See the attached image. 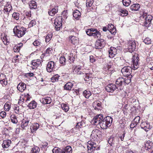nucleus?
<instances>
[{
  "mask_svg": "<svg viewBox=\"0 0 153 153\" xmlns=\"http://www.w3.org/2000/svg\"><path fill=\"white\" fill-rule=\"evenodd\" d=\"M56 68L55 63L53 61L49 62L47 65L46 70L49 73L55 71Z\"/></svg>",
  "mask_w": 153,
  "mask_h": 153,
  "instance_id": "nucleus-9",
  "label": "nucleus"
},
{
  "mask_svg": "<svg viewBox=\"0 0 153 153\" xmlns=\"http://www.w3.org/2000/svg\"><path fill=\"white\" fill-rule=\"evenodd\" d=\"M153 143L149 140L147 141L145 144V147L146 150H149L152 149Z\"/></svg>",
  "mask_w": 153,
  "mask_h": 153,
  "instance_id": "nucleus-23",
  "label": "nucleus"
},
{
  "mask_svg": "<svg viewBox=\"0 0 153 153\" xmlns=\"http://www.w3.org/2000/svg\"><path fill=\"white\" fill-rule=\"evenodd\" d=\"M2 40L4 45H7L8 44L9 41L7 36H5L3 37L2 38Z\"/></svg>",
  "mask_w": 153,
  "mask_h": 153,
  "instance_id": "nucleus-45",
  "label": "nucleus"
},
{
  "mask_svg": "<svg viewBox=\"0 0 153 153\" xmlns=\"http://www.w3.org/2000/svg\"><path fill=\"white\" fill-rule=\"evenodd\" d=\"M61 106L62 110L65 112H67L69 109V107L66 104H62Z\"/></svg>",
  "mask_w": 153,
  "mask_h": 153,
  "instance_id": "nucleus-37",
  "label": "nucleus"
},
{
  "mask_svg": "<svg viewBox=\"0 0 153 153\" xmlns=\"http://www.w3.org/2000/svg\"><path fill=\"white\" fill-rule=\"evenodd\" d=\"M6 112L4 111H1L0 113V116L2 118H4L6 116Z\"/></svg>",
  "mask_w": 153,
  "mask_h": 153,
  "instance_id": "nucleus-58",
  "label": "nucleus"
},
{
  "mask_svg": "<svg viewBox=\"0 0 153 153\" xmlns=\"http://www.w3.org/2000/svg\"><path fill=\"white\" fill-rule=\"evenodd\" d=\"M141 127V128L144 129L145 131H148L147 130L148 129H150L151 128L150 125L149 123L147 122H144L142 123L139 126V127Z\"/></svg>",
  "mask_w": 153,
  "mask_h": 153,
  "instance_id": "nucleus-18",
  "label": "nucleus"
},
{
  "mask_svg": "<svg viewBox=\"0 0 153 153\" xmlns=\"http://www.w3.org/2000/svg\"><path fill=\"white\" fill-rule=\"evenodd\" d=\"M76 127V128H78V129L81 128L82 127L81 123L80 122L77 123Z\"/></svg>",
  "mask_w": 153,
  "mask_h": 153,
  "instance_id": "nucleus-63",
  "label": "nucleus"
},
{
  "mask_svg": "<svg viewBox=\"0 0 153 153\" xmlns=\"http://www.w3.org/2000/svg\"><path fill=\"white\" fill-rule=\"evenodd\" d=\"M121 71L123 74L125 76H128L132 75L131 74L132 69L130 67L126 66L124 67L122 69Z\"/></svg>",
  "mask_w": 153,
  "mask_h": 153,
  "instance_id": "nucleus-7",
  "label": "nucleus"
},
{
  "mask_svg": "<svg viewBox=\"0 0 153 153\" xmlns=\"http://www.w3.org/2000/svg\"><path fill=\"white\" fill-rule=\"evenodd\" d=\"M117 87L114 84H109L105 87V90L109 92H113Z\"/></svg>",
  "mask_w": 153,
  "mask_h": 153,
  "instance_id": "nucleus-12",
  "label": "nucleus"
},
{
  "mask_svg": "<svg viewBox=\"0 0 153 153\" xmlns=\"http://www.w3.org/2000/svg\"><path fill=\"white\" fill-rule=\"evenodd\" d=\"M133 42L132 41H130L128 43V49L129 52L132 53L133 51Z\"/></svg>",
  "mask_w": 153,
  "mask_h": 153,
  "instance_id": "nucleus-32",
  "label": "nucleus"
},
{
  "mask_svg": "<svg viewBox=\"0 0 153 153\" xmlns=\"http://www.w3.org/2000/svg\"><path fill=\"white\" fill-rule=\"evenodd\" d=\"M72 149L71 146H67L65 149H62L59 153H71Z\"/></svg>",
  "mask_w": 153,
  "mask_h": 153,
  "instance_id": "nucleus-20",
  "label": "nucleus"
},
{
  "mask_svg": "<svg viewBox=\"0 0 153 153\" xmlns=\"http://www.w3.org/2000/svg\"><path fill=\"white\" fill-rule=\"evenodd\" d=\"M73 84L72 83L70 82H69L66 83L64 86V88L66 90H71Z\"/></svg>",
  "mask_w": 153,
  "mask_h": 153,
  "instance_id": "nucleus-24",
  "label": "nucleus"
},
{
  "mask_svg": "<svg viewBox=\"0 0 153 153\" xmlns=\"http://www.w3.org/2000/svg\"><path fill=\"white\" fill-rule=\"evenodd\" d=\"M26 29L23 27L16 26L13 29V32L15 36L19 38L22 37L25 33Z\"/></svg>",
  "mask_w": 153,
  "mask_h": 153,
  "instance_id": "nucleus-3",
  "label": "nucleus"
},
{
  "mask_svg": "<svg viewBox=\"0 0 153 153\" xmlns=\"http://www.w3.org/2000/svg\"><path fill=\"white\" fill-rule=\"evenodd\" d=\"M81 13L80 11L77 10H75L73 13V16L76 19H77L81 16Z\"/></svg>",
  "mask_w": 153,
  "mask_h": 153,
  "instance_id": "nucleus-29",
  "label": "nucleus"
},
{
  "mask_svg": "<svg viewBox=\"0 0 153 153\" xmlns=\"http://www.w3.org/2000/svg\"><path fill=\"white\" fill-rule=\"evenodd\" d=\"M93 29V28H91L90 29H88L86 31V33L88 35L90 36H91L92 32H93V31L92 30V29Z\"/></svg>",
  "mask_w": 153,
  "mask_h": 153,
  "instance_id": "nucleus-51",
  "label": "nucleus"
},
{
  "mask_svg": "<svg viewBox=\"0 0 153 153\" xmlns=\"http://www.w3.org/2000/svg\"><path fill=\"white\" fill-rule=\"evenodd\" d=\"M41 63V60L39 59L33 60L32 61L31 64L32 66L31 68L33 69H35L37 68Z\"/></svg>",
  "mask_w": 153,
  "mask_h": 153,
  "instance_id": "nucleus-15",
  "label": "nucleus"
},
{
  "mask_svg": "<svg viewBox=\"0 0 153 153\" xmlns=\"http://www.w3.org/2000/svg\"><path fill=\"white\" fill-rule=\"evenodd\" d=\"M36 24V22L34 20H32L29 24V25L30 27H32Z\"/></svg>",
  "mask_w": 153,
  "mask_h": 153,
  "instance_id": "nucleus-54",
  "label": "nucleus"
},
{
  "mask_svg": "<svg viewBox=\"0 0 153 153\" xmlns=\"http://www.w3.org/2000/svg\"><path fill=\"white\" fill-rule=\"evenodd\" d=\"M27 106L30 109H34L36 106V103L34 101H32L29 103Z\"/></svg>",
  "mask_w": 153,
  "mask_h": 153,
  "instance_id": "nucleus-30",
  "label": "nucleus"
},
{
  "mask_svg": "<svg viewBox=\"0 0 153 153\" xmlns=\"http://www.w3.org/2000/svg\"><path fill=\"white\" fill-rule=\"evenodd\" d=\"M140 120V117L139 116H136L134 118V124L138 125L139 123V121Z\"/></svg>",
  "mask_w": 153,
  "mask_h": 153,
  "instance_id": "nucleus-47",
  "label": "nucleus"
},
{
  "mask_svg": "<svg viewBox=\"0 0 153 153\" xmlns=\"http://www.w3.org/2000/svg\"><path fill=\"white\" fill-rule=\"evenodd\" d=\"M92 30H93V32H92L91 36L97 38L100 36V33L96 29L93 28L92 29Z\"/></svg>",
  "mask_w": 153,
  "mask_h": 153,
  "instance_id": "nucleus-25",
  "label": "nucleus"
},
{
  "mask_svg": "<svg viewBox=\"0 0 153 153\" xmlns=\"http://www.w3.org/2000/svg\"><path fill=\"white\" fill-rule=\"evenodd\" d=\"M143 42L146 44L149 45L151 44L152 41L149 38H146L144 39Z\"/></svg>",
  "mask_w": 153,
  "mask_h": 153,
  "instance_id": "nucleus-44",
  "label": "nucleus"
},
{
  "mask_svg": "<svg viewBox=\"0 0 153 153\" xmlns=\"http://www.w3.org/2000/svg\"><path fill=\"white\" fill-rule=\"evenodd\" d=\"M105 42L104 39H100L96 41L95 43V48L97 49L101 48L105 45Z\"/></svg>",
  "mask_w": 153,
  "mask_h": 153,
  "instance_id": "nucleus-13",
  "label": "nucleus"
},
{
  "mask_svg": "<svg viewBox=\"0 0 153 153\" xmlns=\"http://www.w3.org/2000/svg\"><path fill=\"white\" fill-rule=\"evenodd\" d=\"M26 88V85L24 83H20L17 86L18 90L20 91L23 92Z\"/></svg>",
  "mask_w": 153,
  "mask_h": 153,
  "instance_id": "nucleus-21",
  "label": "nucleus"
},
{
  "mask_svg": "<svg viewBox=\"0 0 153 153\" xmlns=\"http://www.w3.org/2000/svg\"><path fill=\"white\" fill-rule=\"evenodd\" d=\"M115 28L113 25H108V30L109 31L111 29H112Z\"/></svg>",
  "mask_w": 153,
  "mask_h": 153,
  "instance_id": "nucleus-62",
  "label": "nucleus"
},
{
  "mask_svg": "<svg viewBox=\"0 0 153 153\" xmlns=\"http://www.w3.org/2000/svg\"><path fill=\"white\" fill-rule=\"evenodd\" d=\"M152 16L151 15H147L146 13H143V14L140 16V18L142 19L145 18V21L143 25L146 27L150 26L151 25V21L152 19Z\"/></svg>",
  "mask_w": 153,
  "mask_h": 153,
  "instance_id": "nucleus-5",
  "label": "nucleus"
},
{
  "mask_svg": "<svg viewBox=\"0 0 153 153\" xmlns=\"http://www.w3.org/2000/svg\"><path fill=\"white\" fill-rule=\"evenodd\" d=\"M62 17L59 16L58 18L54 20V26L56 30L57 31H59L62 26Z\"/></svg>",
  "mask_w": 153,
  "mask_h": 153,
  "instance_id": "nucleus-6",
  "label": "nucleus"
},
{
  "mask_svg": "<svg viewBox=\"0 0 153 153\" xmlns=\"http://www.w3.org/2000/svg\"><path fill=\"white\" fill-rule=\"evenodd\" d=\"M11 141L10 140H4L3 141L2 144V146L3 148H7L10 146Z\"/></svg>",
  "mask_w": 153,
  "mask_h": 153,
  "instance_id": "nucleus-22",
  "label": "nucleus"
},
{
  "mask_svg": "<svg viewBox=\"0 0 153 153\" xmlns=\"http://www.w3.org/2000/svg\"><path fill=\"white\" fill-rule=\"evenodd\" d=\"M11 119L12 122L13 123H16L18 122L16 118L14 115H12L11 116Z\"/></svg>",
  "mask_w": 153,
  "mask_h": 153,
  "instance_id": "nucleus-43",
  "label": "nucleus"
},
{
  "mask_svg": "<svg viewBox=\"0 0 153 153\" xmlns=\"http://www.w3.org/2000/svg\"><path fill=\"white\" fill-rule=\"evenodd\" d=\"M66 59L64 56H61L59 59L60 63L64 65Z\"/></svg>",
  "mask_w": 153,
  "mask_h": 153,
  "instance_id": "nucleus-46",
  "label": "nucleus"
},
{
  "mask_svg": "<svg viewBox=\"0 0 153 153\" xmlns=\"http://www.w3.org/2000/svg\"><path fill=\"white\" fill-rule=\"evenodd\" d=\"M109 31L111 33V34L114 35L116 33V29L115 28L110 30Z\"/></svg>",
  "mask_w": 153,
  "mask_h": 153,
  "instance_id": "nucleus-60",
  "label": "nucleus"
},
{
  "mask_svg": "<svg viewBox=\"0 0 153 153\" xmlns=\"http://www.w3.org/2000/svg\"><path fill=\"white\" fill-rule=\"evenodd\" d=\"M52 37V35L51 34H48L47 36H46L45 38V42H48L51 39Z\"/></svg>",
  "mask_w": 153,
  "mask_h": 153,
  "instance_id": "nucleus-50",
  "label": "nucleus"
},
{
  "mask_svg": "<svg viewBox=\"0 0 153 153\" xmlns=\"http://www.w3.org/2000/svg\"><path fill=\"white\" fill-rule=\"evenodd\" d=\"M4 109H6V110L8 111L10 108V106L9 104L7 103H6L4 105Z\"/></svg>",
  "mask_w": 153,
  "mask_h": 153,
  "instance_id": "nucleus-53",
  "label": "nucleus"
},
{
  "mask_svg": "<svg viewBox=\"0 0 153 153\" xmlns=\"http://www.w3.org/2000/svg\"><path fill=\"white\" fill-rule=\"evenodd\" d=\"M59 76L58 75H56L51 78L52 80H53V79L55 80V81H57L58 80Z\"/></svg>",
  "mask_w": 153,
  "mask_h": 153,
  "instance_id": "nucleus-59",
  "label": "nucleus"
},
{
  "mask_svg": "<svg viewBox=\"0 0 153 153\" xmlns=\"http://www.w3.org/2000/svg\"><path fill=\"white\" fill-rule=\"evenodd\" d=\"M40 151L39 148L37 146H34L31 150V153H39Z\"/></svg>",
  "mask_w": 153,
  "mask_h": 153,
  "instance_id": "nucleus-35",
  "label": "nucleus"
},
{
  "mask_svg": "<svg viewBox=\"0 0 153 153\" xmlns=\"http://www.w3.org/2000/svg\"><path fill=\"white\" fill-rule=\"evenodd\" d=\"M39 125L37 123H33L32 126H31L30 127V129L31 130H33L32 131H36L39 127Z\"/></svg>",
  "mask_w": 153,
  "mask_h": 153,
  "instance_id": "nucleus-28",
  "label": "nucleus"
},
{
  "mask_svg": "<svg viewBox=\"0 0 153 153\" xmlns=\"http://www.w3.org/2000/svg\"><path fill=\"white\" fill-rule=\"evenodd\" d=\"M57 9L56 7L50 9L48 11V14L49 15L53 16L57 12Z\"/></svg>",
  "mask_w": 153,
  "mask_h": 153,
  "instance_id": "nucleus-27",
  "label": "nucleus"
},
{
  "mask_svg": "<svg viewBox=\"0 0 153 153\" xmlns=\"http://www.w3.org/2000/svg\"><path fill=\"white\" fill-rule=\"evenodd\" d=\"M29 120L27 118L23 119L21 124V127L23 129H26L28 128Z\"/></svg>",
  "mask_w": 153,
  "mask_h": 153,
  "instance_id": "nucleus-16",
  "label": "nucleus"
},
{
  "mask_svg": "<svg viewBox=\"0 0 153 153\" xmlns=\"http://www.w3.org/2000/svg\"><path fill=\"white\" fill-rule=\"evenodd\" d=\"M134 102H137V104H136L135 105H136V106H134V109L135 110H136V109H137V110L138 111H139V109L140 108V106H139V103L138 102V100H137V101H136V100L134 101Z\"/></svg>",
  "mask_w": 153,
  "mask_h": 153,
  "instance_id": "nucleus-57",
  "label": "nucleus"
},
{
  "mask_svg": "<svg viewBox=\"0 0 153 153\" xmlns=\"http://www.w3.org/2000/svg\"><path fill=\"white\" fill-rule=\"evenodd\" d=\"M83 94L84 96L86 98H88L91 94L90 91L87 90H85L83 91Z\"/></svg>",
  "mask_w": 153,
  "mask_h": 153,
  "instance_id": "nucleus-33",
  "label": "nucleus"
},
{
  "mask_svg": "<svg viewBox=\"0 0 153 153\" xmlns=\"http://www.w3.org/2000/svg\"><path fill=\"white\" fill-rule=\"evenodd\" d=\"M87 143L88 152L89 153H91L95 150L97 145L96 143L90 141L88 142Z\"/></svg>",
  "mask_w": 153,
  "mask_h": 153,
  "instance_id": "nucleus-8",
  "label": "nucleus"
},
{
  "mask_svg": "<svg viewBox=\"0 0 153 153\" xmlns=\"http://www.w3.org/2000/svg\"><path fill=\"white\" fill-rule=\"evenodd\" d=\"M122 2L124 6L127 7L130 5L131 1L130 0H123Z\"/></svg>",
  "mask_w": 153,
  "mask_h": 153,
  "instance_id": "nucleus-42",
  "label": "nucleus"
},
{
  "mask_svg": "<svg viewBox=\"0 0 153 153\" xmlns=\"http://www.w3.org/2000/svg\"><path fill=\"white\" fill-rule=\"evenodd\" d=\"M29 6L30 8V9L33 8L35 9L37 7V4L36 2L33 1H31L29 4Z\"/></svg>",
  "mask_w": 153,
  "mask_h": 153,
  "instance_id": "nucleus-34",
  "label": "nucleus"
},
{
  "mask_svg": "<svg viewBox=\"0 0 153 153\" xmlns=\"http://www.w3.org/2000/svg\"><path fill=\"white\" fill-rule=\"evenodd\" d=\"M19 16L20 14L16 12H14L12 15V16L14 18V19L16 20L19 19Z\"/></svg>",
  "mask_w": 153,
  "mask_h": 153,
  "instance_id": "nucleus-41",
  "label": "nucleus"
},
{
  "mask_svg": "<svg viewBox=\"0 0 153 153\" xmlns=\"http://www.w3.org/2000/svg\"><path fill=\"white\" fill-rule=\"evenodd\" d=\"M20 49L18 48V46L15 45L13 48V50L15 52H19Z\"/></svg>",
  "mask_w": 153,
  "mask_h": 153,
  "instance_id": "nucleus-55",
  "label": "nucleus"
},
{
  "mask_svg": "<svg viewBox=\"0 0 153 153\" xmlns=\"http://www.w3.org/2000/svg\"><path fill=\"white\" fill-rule=\"evenodd\" d=\"M103 118V115L99 114L96 116L93 119L92 121L95 125H98L100 124V123L102 121Z\"/></svg>",
  "mask_w": 153,
  "mask_h": 153,
  "instance_id": "nucleus-11",
  "label": "nucleus"
},
{
  "mask_svg": "<svg viewBox=\"0 0 153 153\" xmlns=\"http://www.w3.org/2000/svg\"><path fill=\"white\" fill-rule=\"evenodd\" d=\"M26 15L27 16L29 20H31V19H30V17H31V14L30 11L26 12L25 13Z\"/></svg>",
  "mask_w": 153,
  "mask_h": 153,
  "instance_id": "nucleus-61",
  "label": "nucleus"
},
{
  "mask_svg": "<svg viewBox=\"0 0 153 153\" xmlns=\"http://www.w3.org/2000/svg\"><path fill=\"white\" fill-rule=\"evenodd\" d=\"M41 43L39 40H36L33 42V44L35 46H39L41 45Z\"/></svg>",
  "mask_w": 153,
  "mask_h": 153,
  "instance_id": "nucleus-48",
  "label": "nucleus"
},
{
  "mask_svg": "<svg viewBox=\"0 0 153 153\" xmlns=\"http://www.w3.org/2000/svg\"><path fill=\"white\" fill-rule=\"evenodd\" d=\"M71 41L72 44L74 45H76L78 43V39L77 37L74 36H71Z\"/></svg>",
  "mask_w": 153,
  "mask_h": 153,
  "instance_id": "nucleus-26",
  "label": "nucleus"
},
{
  "mask_svg": "<svg viewBox=\"0 0 153 153\" xmlns=\"http://www.w3.org/2000/svg\"><path fill=\"white\" fill-rule=\"evenodd\" d=\"M113 61L116 64L120 65V62L122 61V60L120 57H116L114 58Z\"/></svg>",
  "mask_w": 153,
  "mask_h": 153,
  "instance_id": "nucleus-40",
  "label": "nucleus"
},
{
  "mask_svg": "<svg viewBox=\"0 0 153 153\" xmlns=\"http://www.w3.org/2000/svg\"><path fill=\"white\" fill-rule=\"evenodd\" d=\"M61 150L58 147H55L52 150L53 153H59Z\"/></svg>",
  "mask_w": 153,
  "mask_h": 153,
  "instance_id": "nucleus-49",
  "label": "nucleus"
},
{
  "mask_svg": "<svg viewBox=\"0 0 153 153\" xmlns=\"http://www.w3.org/2000/svg\"><path fill=\"white\" fill-rule=\"evenodd\" d=\"M112 66L111 64L110 63H107L104 66V70L105 71L108 70L111 68Z\"/></svg>",
  "mask_w": 153,
  "mask_h": 153,
  "instance_id": "nucleus-39",
  "label": "nucleus"
},
{
  "mask_svg": "<svg viewBox=\"0 0 153 153\" xmlns=\"http://www.w3.org/2000/svg\"><path fill=\"white\" fill-rule=\"evenodd\" d=\"M118 10L121 13L120 14V15L123 17L126 16L128 14V11L124 9L119 8Z\"/></svg>",
  "mask_w": 153,
  "mask_h": 153,
  "instance_id": "nucleus-31",
  "label": "nucleus"
},
{
  "mask_svg": "<svg viewBox=\"0 0 153 153\" xmlns=\"http://www.w3.org/2000/svg\"><path fill=\"white\" fill-rule=\"evenodd\" d=\"M119 138L117 137H110L108 140V143L111 146H117L118 143Z\"/></svg>",
  "mask_w": 153,
  "mask_h": 153,
  "instance_id": "nucleus-10",
  "label": "nucleus"
},
{
  "mask_svg": "<svg viewBox=\"0 0 153 153\" xmlns=\"http://www.w3.org/2000/svg\"><path fill=\"white\" fill-rule=\"evenodd\" d=\"M29 96L30 95L29 94H24V98H26V102H27L28 101L30 100V98Z\"/></svg>",
  "mask_w": 153,
  "mask_h": 153,
  "instance_id": "nucleus-56",
  "label": "nucleus"
},
{
  "mask_svg": "<svg viewBox=\"0 0 153 153\" xmlns=\"http://www.w3.org/2000/svg\"><path fill=\"white\" fill-rule=\"evenodd\" d=\"M8 6L9 8H10V7H11V8L9 9L8 8H7V7H5L4 9V13H7L8 16L9 15V12H10L12 9V7L10 5H8Z\"/></svg>",
  "mask_w": 153,
  "mask_h": 153,
  "instance_id": "nucleus-36",
  "label": "nucleus"
},
{
  "mask_svg": "<svg viewBox=\"0 0 153 153\" xmlns=\"http://www.w3.org/2000/svg\"><path fill=\"white\" fill-rule=\"evenodd\" d=\"M101 132L98 129L93 130L92 132L91 135V137L93 139L94 137L95 139H97V137H100L101 136Z\"/></svg>",
  "mask_w": 153,
  "mask_h": 153,
  "instance_id": "nucleus-14",
  "label": "nucleus"
},
{
  "mask_svg": "<svg viewBox=\"0 0 153 153\" xmlns=\"http://www.w3.org/2000/svg\"><path fill=\"white\" fill-rule=\"evenodd\" d=\"M117 50L116 48L111 47L108 51L109 57L110 58L113 57L117 53Z\"/></svg>",
  "mask_w": 153,
  "mask_h": 153,
  "instance_id": "nucleus-17",
  "label": "nucleus"
},
{
  "mask_svg": "<svg viewBox=\"0 0 153 153\" xmlns=\"http://www.w3.org/2000/svg\"><path fill=\"white\" fill-rule=\"evenodd\" d=\"M40 101L43 104H50L52 102V100L51 98L47 97L42 98L40 100Z\"/></svg>",
  "mask_w": 153,
  "mask_h": 153,
  "instance_id": "nucleus-19",
  "label": "nucleus"
},
{
  "mask_svg": "<svg viewBox=\"0 0 153 153\" xmlns=\"http://www.w3.org/2000/svg\"><path fill=\"white\" fill-rule=\"evenodd\" d=\"M90 60L91 62H93L95 61V59H94V58L93 56H91L90 57Z\"/></svg>",
  "mask_w": 153,
  "mask_h": 153,
  "instance_id": "nucleus-64",
  "label": "nucleus"
},
{
  "mask_svg": "<svg viewBox=\"0 0 153 153\" xmlns=\"http://www.w3.org/2000/svg\"><path fill=\"white\" fill-rule=\"evenodd\" d=\"M94 2V0H87L86 6L87 7H91Z\"/></svg>",
  "mask_w": 153,
  "mask_h": 153,
  "instance_id": "nucleus-38",
  "label": "nucleus"
},
{
  "mask_svg": "<svg viewBox=\"0 0 153 153\" xmlns=\"http://www.w3.org/2000/svg\"><path fill=\"white\" fill-rule=\"evenodd\" d=\"M81 66L76 67L74 69L73 72L74 73H76L78 74L81 75L83 74V77L84 80L87 82L88 83H90V81L91 80L92 78L93 77V75L91 73H85L84 74L82 72V71Z\"/></svg>",
  "mask_w": 153,
  "mask_h": 153,
  "instance_id": "nucleus-1",
  "label": "nucleus"
},
{
  "mask_svg": "<svg viewBox=\"0 0 153 153\" xmlns=\"http://www.w3.org/2000/svg\"><path fill=\"white\" fill-rule=\"evenodd\" d=\"M126 77L124 78L123 77H119L116 82V85L119 86H121L122 85H125L129 83L131 81V78L133 77V75L126 76Z\"/></svg>",
  "mask_w": 153,
  "mask_h": 153,
  "instance_id": "nucleus-2",
  "label": "nucleus"
},
{
  "mask_svg": "<svg viewBox=\"0 0 153 153\" xmlns=\"http://www.w3.org/2000/svg\"><path fill=\"white\" fill-rule=\"evenodd\" d=\"M112 120V118L109 116L103 118L102 121L100 123V125L101 128L103 129H105L107 127L110 126Z\"/></svg>",
  "mask_w": 153,
  "mask_h": 153,
  "instance_id": "nucleus-4",
  "label": "nucleus"
},
{
  "mask_svg": "<svg viewBox=\"0 0 153 153\" xmlns=\"http://www.w3.org/2000/svg\"><path fill=\"white\" fill-rule=\"evenodd\" d=\"M140 5L138 4H134V11H138L140 7Z\"/></svg>",
  "mask_w": 153,
  "mask_h": 153,
  "instance_id": "nucleus-52",
  "label": "nucleus"
}]
</instances>
